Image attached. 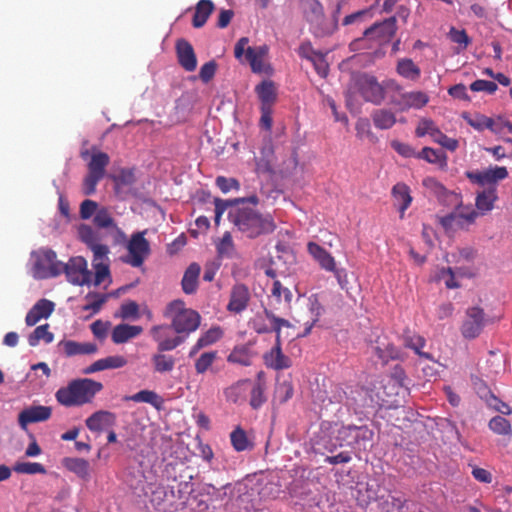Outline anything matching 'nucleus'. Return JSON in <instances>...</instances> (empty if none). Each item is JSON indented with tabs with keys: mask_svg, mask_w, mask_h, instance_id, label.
I'll return each mask as SVG.
<instances>
[{
	"mask_svg": "<svg viewBox=\"0 0 512 512\" xmlns=\"http://www.w3.org/2000/svg\"><path fill=\"white\" fill-rule=\"evenodd\" d=\"M248 43L249 39L247 37H242L236 42L234 47L235 58L241 60L245 54V58L249 62L253 72H266L265 58L268 55V46L261 45L258 47H250Z\"/></svg>",
	"mask_w": 512,
	"mask_h": 512,
	"instance_id": "6e6552de",
	"label": "nucleus"
},
{
	"mask_svg": "<svg viewBox=\"0 0 512 512\" xmlns=\"http://www.w3.org/2000/svg\"><path fill=\"white\" fill-rule=\"evenodd\" d=\"M109 162L110 158L107 153H94L91 157L90 162L88 163V172L103 178L105 175V169L108 166Z\"/></svg>",
	"mask_w": 512,
	"mask_h": 512,
	"instance_id": "ea45409f",
	"label": "nucleus"
},
{
	"mask_svg": "<svg viewBox=\"0 0 512 512\" xmlns=\"http://www.w3.org/2000/svg\"><path fill=\"white\" fill-rule=\"evenodd\" d=\"M200 271V265L195 262L191 263L185 270L181 281L182 290L185 294H194L197 291Z\"/></svg>",
	"mask_w": 512,
	"mask_h": 512,
	"instance_id": "2f4dec72",
	"label": "nucleus"
},
{
	"mask_svg": "<svg viewBox=\"0 0 512 512\" xmlns=\"http://www.w3.org/2000/svg\"><path fill=\"white\" fill-rule=\"evenodd\" d=\"M478 217V212L472 206L459 204L449 214L439 219L445 230L464 229L473 224Z\"/></svg>",
	"mask_w": 512,
	"mask_h": 512,
	"instance_id": "1a4fd4ad",
	"label": "nucleus"
},
{
	"mask_svg": "<svg viewBox=\"0 0 512 512\" xmlns=\"http://www.w3.org/2000/svg\"><path fill=\"white\" fill-rule=\"evenodd\" d=\"M263 361L267 368L280 371L292 366V360L282 351V339L275 337L274 346L263 355Z\"/></svg>",
	"mask_w": 512,
	"mask_h": 512,
	"instance_id": "4468645a",
	"label": "nucleus"
},
{
	"mask_svg": "<svg viewBox=\"0 0 512 512\" xmlns=\"http://www.w3.org/2000/svg\"><path fill=\"white\" fill-rule=\"evenodd\" d=\"M417 158L424 159L432 164H439L441 167L447 165L446 154L441 150H435L430 147H424L419 153H417Z\"/></svg>",
	"mask_w": 512,
	"mask_h": 512,
	"instance_id": "37998d69",
	"label": "nucleus"
},
{
	"mask_svg": "<svg viewBox=\"0 0 512 512\" xmlns=\"http://www.w3.org/2000/svg\"><path fill=\"white\" fill-rule=\"evenodd\" d=\"M220 257L231 258L234 254V243L230 232H225L216 245Z\"/></svg>",
	"mask_w": 512,
	"mask_h": 512,
	"instance_id": "8fccbe9b",
	"label": "nucleus"
},
{
	"mask_svg": "<svg viewBox=\"0 0 512 512\" xmlns=\"http://www.w3.org/2000/svg\"><path fill=\"white\" fill-rule=\"evenodd\" d=\"M246 202H249V203L253 204L254 206H256L259 203V199L256 195H251L248 198H235L233 200H223L220 198H215L214 204H215V223H216V225L219 224L223 213L228 208L233 209V208L239 207V204H244Z\"/></svg>",
	"mask_w": 512,
	"mask_h": 512,
	"instance_id": "bb28decb",
	"label": "nucleus"
},
{
	"mask_svg": "<svg viewBox=\"0 0 512 512\" xmlns=\"http://www.w3.org/2000/svg\"><path fill=\"white\" fill-rule=\"evenodd\" d=\"M151 362L153 364L154 372L164 374L173 371L176 364V359L171 355H167L158 351L152 355Z\"/></svg>",
	"mask_w": 512,
	"mask_h": 512,
	"instance_id": "e433bc0d",
	"label": "nucleus"
},
{
	"mask_svg": "<svg viewBox=\"0 0 512 512\" xmlns=\"http://www.w3.org/2000/svg\"><path fill=\"white\" fill-rule=\"evenodd\" d=\"M470 89L473 92H486L488 94H494L497 91L498 86L493 81L479 79L470 84Z\"/></svg>",
	"mask_w": 512,
	"mask_h": 512,
	"instance_id": "0e129e2a",
	"label": "nucleus"
},
{
	"mask_svg": "<svg viewBox=\"0 0 512 512\" xmlns=\"http://www.w3.org/2000/svg\"><path fill=\"white\" fill-rule=\"evenodd\" d=\"M391 195L394 201V205L397 207L400 213V218H404L405 211L412 203V196L409 186L403 182H399L392 187Z\"/></svg>",
	"mask_w": 512,
	"mask_h": 512,
	"instance_id": "a878e982",
	"label": "nucleus"
},
{
	"mask_svg": "<svg viewBox=\"0 0 512 512\" xmlns=\"http://www.w3.org/2000/svg\"><path fill=\"white\" fill-rule=\"evenodd\" d=\"M63 272L68 282L73 285L83 286L91 282V271L88 269L87 261L82 256L72 257L67 263H62Z\"/></svg>",
	"mask_w": 512,
	"mask_h": 512,
	"instance_id": "f8f14e48",
	"label": "nucleus"
},
{
	"mask_svg": "<svg viewBox=\"0 0 512 512\" xmlns=\"http://www.w3.org/2000/svg\"><path fill=\"white\" fill-rule=\"evenodd\" d=\"M228 218L244 237L250 239L272 233L275 230V224L271 216H264L252 208L236 207L230 209Z\"/></svg>",
	"mask_w": 512,
	"mask_h": 512,
	"instance_id": "f257e3e1",
	"label": "nucleus"
},
{
	"mask_svg": "<svg viewBox=\"0 0 512 512\" xmlns=\"http://www.w3.org/2000/svg\"><path fill=\"white\" fill-rule=\"evenodd\" d=\"M49 325L44 324L35 328V330L29 335L28 343L30 346L35 347L39 344L40 340L45 343H51L54 339L53 333L48 331Z\"/></svg>",
	"mask_w": 512,
	"mask_h": 512,
	"instance_id": "49530a36",
	"label": "nucleus"
},
{
	"mask_svg": "<svg viewBox=\"0 0 512 512\" xmlns=\"http://www.w3.org/2000/svg\"><path fill=\"white\" fill-rule=\"evenodd\" d=\"M271 295L273 298L276 299L277 302L281 301V297L283 295L285 302L288 304L291 302L292 297H293L291 291L288 288L283 287L279 280L274 281L273 287L271 290Z\"/></svg>",
	"mask_w": 512,
	"mask_h": 512,
	"instance_id": "69168bd1",
	"label": "nucleus"
},
{
	"mask_svg": "<svg viewBox=\"0 0 512 512\" xmlns=\"http://www.w3.org/2000/svg\"><path fill=\"white\" fill-rule=\"evenodd\" d=\"M164 316L171 320V328L177 334H190L198 329L201 322L200 314L185 307L184 301L177 299L171 301L164 311Z\"/></svg>",
	"mask_w": 512,
	"mask_h": 512,
	"instance_id": "39448f33",
	"label": "nucleus"
},
{
	"mask_svg": "<svg viewBox=\"0 0 512 512\" xmlns=\"http://www.w3.org/2000/svg\"><path fill=\"white\" fill-rule=\"evenodd\" d=\"M487 323L488 319L481 307H469L461 325V334L466 339H475L481 334Z\"/></svg>",
	"mask_w": 512,
	"mask_h": 512,
	"instance_id": "9b49d317",
	"label": "nucleus"
},
{
	"mask_svg": "<svg viewBox=\"0 0 512 512\" xmlns=\"http://www.w3.org/2000/svg\"><path fill=\"white\" fill-rule=\"evenodd\" d=\"M397 31L396 17H389L382 22L374 23L366 29V35H371L376 46L381 48L390 42Z\"/></svg>",
	"mask_w": 512,
	"mask_h": 512,
	"instance_id": "ddd939ff",
	"label": "nucleus"
},
{
	"mask_svg": "<svg viewBox=\"0 0 512 512\" xmlns=\"http://www.w3.org/2000/svg\"><path fill=\"white\" fill-rule=\"evenodd\" d=\"M250 384V380L244 379L239 380L224 390L226 399L233 403H238L245 398L247 386Z\"/></svg>",
	"mask_w": 512,
	"mask_h": 512,
	"instance_id": "a19ab883",
	"label": "nucleus"
},
{
	"mask_svg": "<svg viewBox=\"0 0 512 512\" xmlns=\"http://www.w3.org/2000/svg\"><path fill=\"white\" fill-rule=\"evenodd\" d=\"M303 312L305 316L299 315L297 318H295V321L304 325V332L300 336L305 337L310 334L313 326L319 321L322 313V306L315 299L309 302L305 311Z\"/></svg>",
	"mask_w": 512,
	"mask_h": 512,
	"instance_id": "4be33fe9",
	"label": "nucleus"
},
{
	"mask_svg": "<svg viewBox=\"0 0 512 512\" xmlns=\"http://www.w3.org/2000/svg\"><path fill=\"white\" fill-rule=\"evenodd\" d=\"M145 234L146 231L132 234L127 244L128 255L122 258L124 263L132 267H140L144 263L151 252L150 244L145 238Z\"/></svg>",
	"mask_w": 512,
	"mask_h": 512,
	"instance_id": "9d476101",
	"label": "nucleus"
},
{
	"mask_svg": "<svg viewBox=\"0 0 512 512\" xmlns=\"http://www.w3.org/2000/svg\"><path fill=\"white\" fill-rule=\"evenodd\" d=\"M232 447L237 452L253 449V442L248 438L247 433L240 426H237L230 434Z\"/></svg>",
	"mask_w": 512,
	"mask_h": 512,
	"instance_id": "58836bf2",
	"label": "nucleus"
},
{
	"mask_svg": "<svg viewBox=\"0 0 512 512\" xmlns=\"http://www.w3.org/2000/svg\"><path fill=\"white\" fill-rule=\"evenodd\" d=\"M266 401V397L264 396V387L261 383H257L253 386L251 390V398L250 405L253 409H258L261 407Z\"/></svg>",
	"mask_w": 512,
	"mask_h": 512,
	"instance_id": "e2e57ef3",
	"label": "nucleus"
},
{
	"mask_svg": "<svg viewBox=\"0 0 512 512\" xmlns=\"http://www.w3.org/2000/svg\"><path fill=\"white\" fill-rule=\"evenodd\" d=\"M267 318L265 315H256L253 319L250 321L251 328L257 333V334H267L273 332L272 324L266 323Z\"/></svg>",
	"mask_w": 512,
	"mask_h": 512,
	"instance_id": "052dcab7",
	"label": "nucleus"
},
{
	"mask_svg": "<svg viewBox=\"0 0 512 512\" xmlns=\"http://www.w3.org/2000/svg\"><path fill=\"white\" fill-rule=\"evenodd\" d=\"M508 176V171L505 167H495L483 172H469L467 177L474 183L481 186L496 187V182L503 180Z\"/></svg>",
	"mask_w": 512,
	"mask_h": 512,
	"instance_id": "a211bd4d",
	"label": "nucleus"
},
{
	"mask_svg": "<svg viewBox=\"0 0 512 512\" xmlns=\"http://www.w3.org/2000/svg\"><path fill=\"white\" fill-rule=\"evenodd\" d=\"M264 315L267 318V320L272 324V329L273 332H275L276 337L279 336L281 338V329L283 327H291V323L288 320L277 317L271 310L267 308L264 309Z\"/></svg>",
	"mask_w": 512,
	"mask_h": 512,
	"instance_id": "6e6d98bb",
	"label": "nucleus"
},
{
	"mask_svg": "<svg viewBox=\"0 0 512 512\" xmlns=\"http://www.w3.org/2000/svg\"><path fill=\"white\" fill-rule=\"evenodd\" d=\"M349 48L353 52L361 51V50H374V53L378 56H382L383 52L380 51V48L376 46L371 35H366V30L363 33V36L353 40L349 44Z\"/></svg>",
	"mask_w": 512,
	"mask_h": 512,
	"instance_id": "79ce46f5",
	"label": "nucleus"
},
{
	"mask_svg": "<svg viewBox=\"0 0 512 512\" xmlns=\"http://www.w3.org/2000/svg\"><path fill=\"white\" fill-rule=\"evenodd\" d=\"M169 329L168 325H155L150 330L153 340L157 342V351L159 352L174 350L184 342V337L180 335L174 338L166 337Z\"/></svg>",
	"mask_w": 512,
	"mask_h": 512,
	"instance_id": "2eb2a0df",
	"label": "nucleus"
},
{
	"mask_svg": "<svg viewBox=\"0 0 512 512\" xmlns=\"http://www.w3.org/2000/svg\"><path fill=\"white\" fill-rule=\"evenodd\" d=\"M54 303L48 299H41L28 311L25 322L28 326L36 325L41 319L48 318L54 311Z\"/></svg>",
	"mask_w": 512,
	"mask_h": 512,
	"instance_id": "b1692460",
	"label": "nucleus"
},
{
	"mask_svg": "<svg viewBox=\"0 0 512 512\" xmlns=\"http://www.w3.org/2000/svg\"><path fill=\"white\" fill-rule=\"evenodd\" d=\"M320 77H326L329 72V65L326 61V54L318 52L310 61Z\"/></svg>",
	"mask_w": 512,
	"mask_h": 512,
	"instance_id": "680f3d73",
	"label": "nucleus"
},
{
	"mask_svg": "<svg viewBox=\"0 0 512 512\" xmlns=\"http://www.w3.org/2000/svg\"><path fill=\"white\" fill-rule=\"evenodd\" d=\"M78 234L82 242L88 245V247L98 243V234L89 225L82 224L78 229Z\"/></svg>",
	"mask_w": 512,
	"mask_h": 512,
	"instance_id": "bf43d9fd",
	"label": "nucleus"
},
{
	"mask_svg": "<svg viewBox=\"0 0 512 512\" xmlns=\"http://www.w3.org/2000/svg\"><path fill=\"white\" fill-rule=\"evenodd\" d=\"M283 136L281 130H263L261 134L260 155L255 157V171L257 174H272L274 172V139Z\"/></svg>",
	"mask_w": 512,
	"mask_h": 512,
	"instance_id": "0eeeda50",
	"label": "nucleus"
},
{
	"mask_svg": "<svg viewBox=\"0 0 512 512\" xmlns=\"http://www.w3.org/2000/svg\"><path fill=\"white\" fill-rule=\"evenodd\" d=\"M123 401L148 403L158 410L162 408L164 403L163 398L152 390H141L133 395L124 396Z\"/></svg>",
	"mask_w": 512,
	"mask_h": 512,
	"instance_id": "f704fd0d",
	"label": "nucleus"
},
{
	"mask_svg": "<svg viewBox=\"0 0 512 512\" xmlns=\"http://www.w3.org/2000/svg\"><path fill=\"white\" fill-rule=\"evenodd\" d=\"M430 136L434 142L449 151H455L458 147V140L444 135L441 130H431Z\"/></svg>",
	"mask_w": 512,
	"mask_h": 512,
	"instance_id": "5fc2aeb1",
	"label": "nucleus"
},
{
	"mask_svg": "<svg viewBox=\"0 0 512 512\" xmlns=\"http://www.w3.org/2000/svg\"><path fill=\"white\" fill-rule=\"evenodd\" d=\"M385 98L384 87L377 78L367 73H354L348 83L346 100L348 103L363 100L380 104Z\"/></svg>",
	"mask_w": 512,
	"mask_h": 512,
	"instance_id": "20e7f679",
	"label": "nucleus"
},
{
	"mask_svg": "<svg viewBox=\"0 0 512 512\" xmlns=\"http://www.w3.org/2000/svg\"><path fill=\"white\" fill-rule=\"evenodd\" d=\"M375 354L378 358L383 362L387 363L390 360H395L400 358L401 351L394 344L388 343L386 345H377L374 348Z\"/></svg>",
	"mask_w": 512,
	"mask_h": 512,
	"instance_id": "de8ad7c7",
	"label": "nucleus"
},
{
	"mask_svg": "<svg viewBox=\"0 0 512 512\" xmlns=\"http://www.w3.org/2000/svg\"><path fill=\"white\" fill-rule=\"evenodd\" d=\"M489 428L499 435H507L511 432L510 422L502 416L493 417L489 422Z\"/></svg>",
	"mask_w": 512,
	"mask_h": 512,
	"instance_id": "13d9d810",
	"label": "nucleus"
},
{
	"mask_svg": "<svg viewBox=\"0 0 512 512\" xmlns=\"http://www.w3.org/2000/svg\"><path fill=\"white\" fill-rule=\"evenodd\" d=\"M143 331L141 326L129 325V324H118L116 325L111 333V339L115 344H123L132 338L139 336Z\"/></svg>",
	"mask_w": 512,
	"mask_h": 512,
	"instance_id": "cd10ccee",
	"label": "nucleus"
},
{
	"mask_svg": "<svg viewBox=\"0 0 512 512\" xmlns=\"http://www.w3.org/2000/svg\"><path fill=\"white\" fill-rule=\"evenodd\" d=\"M223 336V331L219 326L211 327L205 333H203L198 341L203 347L210 346L219 341Z\"/></svg>",
	"mask_w": 512,
	"mask_h": 512,
	"instance_id": "4d7b16f0",
	"label": "nucleus"
},
{
	"mask_svg": "<svg viewBox=\"0 0 512 512\" xmlns=\"http://www.w3.org/2000/svg\"><path fill=\"white\" fill-rule=\"evenodd\" d=\"M32 257V271L36 279L54 278L62 273V262L57 260V255L52 249L41 248L34 251Z\"/></svg>",
	"mask_w": 512,
	"mask_h": 512,
	"instance_id": "423d86ee",
	"label": "nucleus"
},
{
	"mask_svg": "<svg viewBox=\"0 0 512 512\" xmlns=\"http://www.w3.org/2000/svg\"><path fill=\"white\" fill-rule=\"evenodd\" d=\"M497 200L496 187H486L477 193L475 205L478 215H484L494 208V203Z\"/></svg>",
	"mask_w": 512,
	"mask_h": 512,
	"instance_id": "c756f323",
	"label": "nucleus"
},
{
	"mask_svg": "<svg viewBox=\"0 0 512 512\" xmlns=\"http://www.w3.org/2000/svg\"><path fill=\"white\" fill-rule=\"evenodd\" d=\"M93 268L95 270L94 285L98 286L110 277L109 265L106 262L94 263Z\"/></svg>",
	"mask_w": 512,
	"mask_h": 512,
	"instance_id": "338daca9",
	"label": "nucleus"
},
{
	"mask_svg": "<svg viewBox=\"0 0 512 512\" xmlns=\"http://www.w3.org/2000/svg\"><path fill=\"white\" fill-rule=\"evenodd\" d=\"M93 222L99 228H113L118 230V227L114 219L112 218L108 210L105 208L99 209L96 212Z\"/></svg>",
	"mask_w": 512,
	"mask_h": 512,
	"instance_id": "864d4df0",
	"label": "nucleus"
},
{
	"mask_svg": "<svg viewBox=\"0 0 512 512\" xmlns=\"http://www.w3.org/2000/svg\"><path fill=\"white\" fill-rule=\"evenodd\" d=\"M217 351H208L202 353L195 361V371L197 374L206 373L217 359Z\"/></svg>",
	"mask_w": 512,
	"mask_h": 512,
	"instance_id": "09e8293b",
	"label": "nucleus"
},
{
	"mask_svg": "<svg viewBox=\"0 0 512 512\" xmlns=\"http://www.w3.org/2000/svg\"><path fill=\"white\" fill-rule=\"evenodd\" d=\"M250 291L243 283L235 284L230 292L227 310L234 314H240L247 309L250 301Z\"/></svg>",
	"mask_w": 512,
	"mask_h": 512,
	"instance_id": "dca6fc26",
	"label": "nucleus"
},
{
	"mask_svg": "<svg viewBox=\"0 0 512 512\" xmlns=\"http://www.w3.org/2000/svg\"><path fill=\"white\" fill-rule=\"evenodd\" d=\"M396 73L404 79L416 82L420 79L421 69L410 58H400L396 63Z\"/></svg>",
	"mask_w": 512,
	"mask_h": 512,
	"instance_id": "473e14b6",
	"label": "nucleus"
},
{
	"mask_svg": "<svg viewBox=\"0 0 512 512\" xmlns=\"http://www.w3.org/2000/svg\"><path fill=\"white\" fill-rule=\"evenodd\" d=\"M151 489V496H150V503L155 509H159L160 506L163 504L167 492L165 487L161 485H157L154 488Z\"/></svg>",
	"mask_w": 512,
	"mask_h": 512,
	"instance_id": "774afa93",
	"label": "nucleus"
},
{
	"mask_svg": "<svg viewBox=\"0 0 512 512\" xmlns=\"http://www.w3.org/2000/svg\"><path fill=\"white\" fill-rule=\"evenodd\" d=\"M176 54L178 63L187 72H192L197 67V58L192 45L185 39L176 43Z\"/></svg>",
	"mask_w": 512,
	"mask_h": 512,
	"instance_id": "aec40b11",
	"label": "nucleus"
},
{
	"mask_svg": "<svg viewBox=\"0 0 512 512\" xmlns=\"http://www.w3.org/2000/svg\"><path fill=\"white\" fill-rule=\"evenodd\" d=\"M401 98L405 105L414 108H422L429 101L428 95L422 91L401 93Z\"/></svg>",
	"mask_w": 512,
	"mask_h": 512,
	"instance_id": "a18cd8bd",
	"label": "nucleus"
},
{
	"mask_svg": "<svg viewBox=\"0 0 512 512\" xmlns=\"http://www.w3.org/2000/svg\"><path fill=\"white\" fill-rule=\"evenodd\" d=\"M336 433L334 438H322V445L325 450L333 453L340 447H351L353 449L365 450L373 439V431L366 425H342L333 430Z\"/></svg>",
	"mask_w": 512,
	"mask_h": 512,
	"instance_id": "f03ea898",
	"label": "nucleus"
},
{
	"mask_svg": "<svg viewBox=\"0 0 512 512\" xmlns=\"http://www.w3.org/2000/svg\"><path fill=\"white\" fill-rule=\"evenodd\" d=\"M255 92L261 101V109H272L277 97L274 82L271 80L262 81L255 87Z\"/></svg>",
	"mask_w": 512,
	"mask_h": 512,
	"instance_id": "c85d7f7f",
	"label": "nucleus"
},
{
	"mask_svg": "<svg viewBox=\"0 0 512 512\" xmlns=\"http://www.w3.org/2000/svg\"><path fill=\"white\" fill-rule=\"evenodd\" d=\"M13 470L17 473L28 475L46 473L45 467L42 464L36 462H17L14 465Z\"/></svg>",
	"mask_w": 512,
	"mask_h": 512,
	"instance_id": "603ef678",
	"label": "nucleus"
},
{
	"mask_svg": "<svg viewBox=\"0 0 512 512\" xmlns=\"http://www.w3.org/2000/svg\"><path fill=\"white\" fill-rule=\"evenodd\" d=\"M85 299L88 301L84 306V311H91L92 314H96L100 311L102 305L106 302L107 296L98 293L89 292Z\"/></svg>",
	"mask_w": 512,
	"mask_h": 512,
	"instance_id": "3c124183",
	"label": "nucleus"
},
{
	"mask_svg": "<svg viewBox=\"0 0 512 512\" xmlns=\"http://www.w3.org/2000/svg\"><path fill=\"white\" fill-rule=\"evenodd\" d=\"M307 251L311 257L319 264L320 268L329 272L335 270V258L326 249L315 242L307 244Z\"/></svg>",
	"mask_w": 512,
	"mask_h": 512,
	"instance_id": "393cba45",
	"label": "nucleus"
},
{
	"mask_svg": "<svg viewBox=\"0 0 512 512\" xmlns=\"http://www.w3.org/2000/svg\"><path fill=\"white\" fill-rule=\"evenodd\" d=\"M214 8V4L211 0H200L195 7V13L192 20L193 27H203L209 16L212 14Z\"/></svg>",
	"mask_w": 512,
	"mask_h": 512,
	"instance_id": "c9c22d12",
	"label": "nucleus"
},
{
	"mask_svg": "<svg viewBox=\"0 0 512 512\" xmlns=\"http://www.w3.org/2000/svg\"><path fill=\"white\" fill-rule=\"evenodd\" d=\"M462 116L472 128H512V123L504 121L501 117H488L478 112H464Z\"/></svg>",
	"mask_w": 512,
	"mask_h": 512,
	"instance_id": "f3484780",
	"label": "nucleus"
},
{
	"mask_svg": "<svg viewBox=\"0 0 512 512\" xmlns=\"http://www.w3.org/2000/svg\"><path fill=\"white\" fill-rule=\"evenodd\" d=\"M116 414L107 410H99L91 414L86 420L87 428L92 432H100L116 424Z\"/></svg>",
	"mask_w": 512,
	"mask_h": 512,
	"instance_id": "412c9836",
	"label": "nucleus"
},
{
	"mask_svg": "<svg viewBox=\"0 0 512 512\" xmlns=\"http://www.w3.org/2000/svg\"><path fill=\"white\" fill-rule=\"evenodd\" d=\"M102 389L101 382L90 378H80L72 380L66 387L60 388L55 397L65 407L82 406L90 403Z\"/></svg>",
	"mask_w": 512,
	"mask_h": 512,
	"instance_id": "7ed1b4c3",
	"label": "nucleus"
},
{
	"mask_svg": "<svg viewBox=\"0 0 512 512\" xmlns=\"http://www.w3.org/2000/svg\"><path fill=\"white\" fill-rule=\"evenodd\" d=\"M403 345L413 350L418 356L427 360H433L430 353L422 351V348L426 345V340L419 334H415L409 330H406L402 336Z\"/></svg>",
	"mask_w": 512,
	"mask_h": 512,
	"instance_id": "7c9ffc66",
	"label": "nucleus"
},
{
	"mask_svg": "<svg viewBox=\"0 0 512 512\" xmlns=\"http://www.w3.org/2000/svg\"><path fill=\"white\" fill-rule=\"evenodd\" d=\"M253 353L247 345L235 346L227 357L229 363L242 366H250L252 364Z\"/></svg>",
	"mask_w": 512,
	"mask_h": 512,
	"instance_id": "4c0bfd02",
	"label": "nucleus"
},
{
	"mask_svg": "<svg viewBox=\"0 0 512 512\" xmlns=\"http://www.w3.org/2000/svg\"><path fill=\"white\" fill-rule=\"evenodd\" d=\"M372 118L376 128H391L396 123L394 113L387 109L375 110Z\"/></svg>",
	"mask_w": 512,
	"mask_h": 512,
	"instance_id": "c03bdc74",
	"label": "nucleus"
},
{
	"mask_svg": "<svg viewBox=\"0 0 512 512\" xmlns=\"http://www.w3.org/2000/svg\"><path fill=\"white\" fill-rule=\"evenodd\" d=\"M58 347L62 349L66 357L91 355L98 351V347L95 343H80L74 340H62L59 342Z\"/></svg>",
	"mask_w": 512,
	"mask_h": 512,
	"instance_id": "5701e85b",
	"label": "nucleus"
},
{
	"mask_svg": "<svg viewBox=\"0 0 512 512\" xmlns=\"http://www.w3.org/2000/svg\"><path fill=\"white\" fill-rule=\"evenodd\" d=\"M63 466L81 479L90 478V464L83 458L66 457L63 459Z\"/></svg>",
	"mask_w": 512,
	"mask_h": 512,
	"instance_id": "72a5a7b5",
	"label": "nucleus"
},
{
	"mask_svg": "<svg viewBox=\"0 0 512 512\" xmlns=\"http://www.w3.org/2000/svg\"><path fill=\"white\" fill-rule=\"evenodd\" d=\"M52 409L48 406H30L23 409L18 415L19 425L25 429L28 424L43 422L51 417Z\"/></svg>",
	"mask_w": 512,
	"mask_h": 512,
	"instance_id": "6ab92c4d",
	"label": "nucleus"
}]
</instances>
